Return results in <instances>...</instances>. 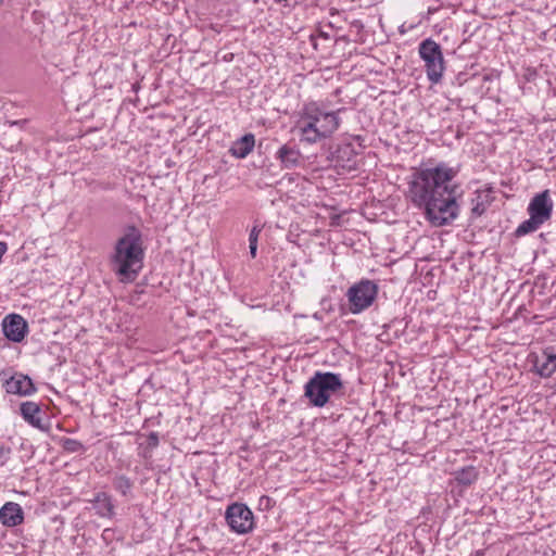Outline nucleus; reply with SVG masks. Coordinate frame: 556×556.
<instances>
[{
  "label": "nucleus",
  "mask_w": 556,
  "mask_h": 556,
  "mask_svg": "<svg viewBox=\"0 0 556 556\" xmlns=\"http://www.w3.org/2000/svg\"><path fill=\"white\" fill-rule=\"evenodd\" d=\"M470 556H484V551L478 549L473 552Z\"/></svg>",
  "instance_id": "nucleus-28"
},
{
  "label": "nucleus",
  "mask_w": 556,
  "mask_h": 556,
  "mask_svg": "<svg viewBox=\"0 0 556 556\" xmlns=\"http://www.w3.org/2000/svg\"><path fill=\"white\" fill-rule=\"evenodd\" d=\"M113 488L121 495L127 497L131 494L134 482L125 475H115L112 479Z\"/></svg>",
  "instance_id": "nucleus-19"
},
{
  "label": "nucleus",
  "mask_w": 556,
  "mask_h": 556,
  "mask_svg": "<svg viewBox=\"0 0 556 556\" xmlns=\"http://www.w3.org/2000/svg\"><path fill=\"white\" fill-rule=\"evenodd\" d=\"M418 54L424 62L428 80L432 85L441 83L445 71V60L441 46L433 39L427 38L419 43Z\"/></svg>",
  "instance_id": "nucleus-5"
},
{
  "label": "nucleus",
  "mask_w": 556,
  "mask_h": 556,
  "mask_svg": "<svg viewBox=\"0 0 556 556\" xmlns=\"http://www.w3.org/2000/svg\"><path fill=\"white\" fill-rule=\"evenodd\" d=\"M378 294V286L372 280L362 279L349 288L346 298L350 312L361 314L372 305Z\"/></svg>",
  "instance_id": "nucleus-6"
},
{
  "label": "nucleus",
  "mask_w": 556,
  "mask_h": 556,
  "mask_svg": "<svg viewBox=\"0 0 556 556\" xmlns=\"http://www.w3.org/2000/svg\"><path fill=\"white\" fill-rule=\"evenodd\" d=\"M160 443V439H159V434L157 432H150L148 438H147V445L142 452V457L146 458V459H149L152 457V452L154 448L157 447Z\"/></svg>",
  "instance_id": "nucleus-23"
},
{
  "label": "nucleus",
  "mask_w": 556,
  "mask_h": 556,
  "mask_svg": "<svg viewBox=\"0 0 556 556\" xmlns=\"http://www.w3.org/2000/svg\"><path fill=\"white\" fill-rule=\"evenodd\" d=\"M543 224L538 220L536 218L529 216L528 219L523 220L519 224V226L516 228L514 236L516 238H521L526 235L532 233L541 228Z\"/></svg>",
  "instance_id": "nucleus-20"
},
{
  "label": "nucleus",
  "mask_w": 556,
  "mask_h": 556,
  "mask_svg": "<svg viewBox=\"0 0 556 556\" xmlns=\"http://www.w3.org/2000/svg\"><path fill=\"white\" fill-rule=\"evenodd\" d=\"M534 368L541 377H551L556 371V353L552 349L544 350L542 356L535 358Z\"/></svg>",
  "instance_id": "nucleus-16"
},
{
  "label": "nucleus",
  "mask_w": 556,
  "mask_h": 556,
  "mask_svg": "<svg viewBox=\"0 0 556 556\" xmlns=\"http://www.w3.org/2000/svg\"><path fill=\"white\" fill-rule=\"evenodd\" d=\"M225 519L230 530L238 534H247L254 528V515L242 503L230 504L225 511Z\"/></svg>",
  "instance_id": "nucleus-7"
},
{
  "label": "nucleus",
  "mask_w": 556,
  "mask_h": 556,
  "mask_svg": "<svg viewBox=\"0 0 556 556\" xmlns=\"http://www.w3.org/2000/svg\"><path fill=\"white\" fill-rule=\"evenodd\" d=\"M20 413L23 419L34 428H37L41 431L48 430V426H46L42 421L43 413L40 404L31 401L23 402L20 406Z\"/></svg>",
  "instance_id": "nucleus-12"
},
{
  "label": "nucleus",
  "mask_w": 556,
  "mask_h": 556,
  "mask_svg": "<svg viewBox=\"0 0 556 556\" xmlns=\"http://www.w3.org/2000/svg\"><path fill=\"white\" fill-rule=\"evenodd\" d=\"M254 146V135L245 134L232 143V146L229 149V153L237 159H244L253 151Z\"/></svg>",
  "instance_id": "nucleus-17"
},
{
  "label": "nucleus",
  "mask_w": 556,
  "mask_h": 556,
  "mask_svg": "<svg viewBox=\"0 0 556 556\" xmlns=\"http://www.w3.org/2000/svg\"><path fill=\"white\" fill-rule=\"evenodd\" d=\"M263 502H266V503L268 504V503L270 502V497H268V496H262V497H261V503H263Z\"/></svg>",
  "instance_id": "nucleus-29"
},
{
  "label": "nucleus",
  "mask_w": 556,
  "mask_h": 556,
  "mask_svg": "<svg viewBox=\"0 0 556 556\" xmlns=\"http://www.w3.org/2000/svg\"><path fill=\"white\" fill-rule=\"evenodd\" d=\"M1 327L4 337L15 343L22 342L28 332L26 320L18 314L7 315L1 323Z\"/></svg>",
  "instance_id": "nucleus-11"
},
{
  "label": "nucleus",
  "mask_w": 556,
  "mask_h": 556,
  "mask_svg": "<svg viewBox=\"0 0 556 556\" xmlns=\"http://www.w3.org/2000/svg\"><path fill=\"white\" fill-rule=\"evenodd\" d=\"M471 212L477 217L481 216L485 212V205L482 201H480V197H478L476 203H473Z\"/></svg>",
  "instance_id": "nucleus-25"
},
{
  "label": "nucleus",
  "mask_w": 556,
  "mask_h": 556,
  "mask_svg": "<svg viewBox=\"0 0 556 556\" xmlns=\"http://www.w3.org/2000/svg\"><path fill=\"white\" fill-rule=\"evenodd\" d=\"M344 388L340 374L331 371H315L304 386V397L309 406L324 407L331 396Z\"/></svg>",
  "instance_id": "nucleus-4"
},
{
  "label": "nucleus",
  "mask_w": 556,
  "mask_h": 556,
  "mask_svg": "<svg viewBox=\"0 0 556 556\" xmlns=\"http://www.w3.org/2000/svg\"><path fill=\"white\" fill-rule=\"evenodd\" d=\"M143 258L142 232L135 225H127L110 257L112 270L122 281H132L142 268Z\"/></svg>",
  "instance_id": "nucleus-2"
},
{
  "label": "nucleus",
  "mask_w": 556,
  "mask_h": 556,
  "mask_svg": "<svg viewBox=\"0 0 556 556\" xmlns=\"http://www.w3.org/2000/svg\"><path fill=\"white\" fill-rule=\"evenodd\" d=\"M96 514L100 518L113 519L115 516V506L112 496L106 492H98L90 501Z\"/></svg>",
  "instance_id": "nucleus-15"
},
{
  "label": "nucleus",
  "mask_w": 556,
  "mask_h": 556,
  "mask_svg": "<svg viewBox=\"0 0 556 556\" xmlns=\"http://www.w3.org/2000/svg\"><path fill=\"white\" fill-rule=\"evenodd\" d=\"M313 317H314L315 319H320V318H321V317H320V315H319L318 313H315V314L313 315Z\"/></svg>",
  "instance_id": "nucleus-30"
},
{
  "label": "nucleus",
  "mask_w": 556,
  "mask_h": 556,
  "mask_svg": "<svg viewBox=\"0 0 556 556\" xmlns=\"http://www.w3.org/2000/svg\"><path fill=\"white\" fill-rule=\"evenodd\" d=\"M0 521L5 527H16L24 521V513L20 504L7 502L0 508Z\"/></svg>",
  "instance_id": "nucleus-14"
},
{
  "label": "nucleus",
  "mask_w": 556,
  "mask_h": 556,
  "mask_svg": "<svg viewBox=\"0 0 556 556\" xmlns=\"http://www.w3.org/2000/svg\"><path fill=\"white\" fill-rule=\"evenodd\" d=\"M0 381L5 392L10 394L29 396L37 391L33 380L22 372H14L9 376L7 370H2L0 371Z\"/></svg>",
  "instance_id": "nucleus-8"
},
{
  "label": "nucleus",
  "mask_w": 556,
  "mask_h": 556,
  "mask_svg": "<svg viewBox=\"0 0 556 556\" xmlns=\"http://www.w3.org/2000/svg\"><path fill=\"white\" fill-rule=\"evenodd\" d=\"M262 228L261 225H254L249 233V249L252 258H255L257 254V242Z\"/></svg>",
  "instance_id": "nucleus-22"
},
{
  "label": "nucleus",
  "mask_w": 556,
  "mask_h": 556,
  "mask_svg": "<svg viewBox=\"0 0 556 556\" xmlns=\"http://www.w3.org/2000/svg\"><path fill=\"white\" fill-rule=\"evenodd\" d=\"M455 480L462 486H470L479 477V471L473 466L463 467L454 472Z\"/></svg>",
  "instance_id": "nucleus-18"
},
{
  "label": "nucleus",
  "mask_w": 556,
  "mask_h": 556,
  "mask_svg": "<svg viewBox=\"0 0 556 556\" xmlns=\"http://www.w3.org/2000/svg\"><path fill=\"white\" fill-rule=\"evenodd\" d=\"M3 0H0V5L2 4Z\"/></svg>",
  "instance_id": "nucleus-32"
},
{
  "label": "nucleus",
  "mask_w": 556,
  "mask_h": 556,
  "mask_svg": "<svg viewBox=\"0 0 556 556\" xmlns=\"http://www.w3.org/2000/svg\"><path fill=\"white\" fill-rule=\"evenodd\" d=\"M554 203L551 198V192L548 189L536 193L529 202L527 212L529 216H532L540 220L542 224H545L551 219L553 214Z\"/></svg>",
  "instance_id": "nucleus-9"
},
{
  "label": "nucleus",
  "mask_w": 556,
  "mask_h": 556,
  "mask_svg": "<svg viewBox=\"0 0 556 556\" xmlns=\"http://www.w3.org/2000/svg\"><path fill=\"white\" fill-rule=\"evenodd\" d=\"M12 450L10 446L0 444V467L4 466L11 457Z\"/></svg>",
  "instance_id": "nucleus-24"
},
{
  "label": "nucleus",
  "mask_w": 556,
  "mask_h": 556,
  "mask_svg": "<svg viewBox=\"0 0 556 556\" xmlns=\"http://www.w3.org/2000/svg\"><path fill=\"white\" fill-rule=\"evenodd\" d=\"M467 81V74L466 73H458L455 78L452 80V85L454 86H463Z\"/></svg>",
  "instance_id": "nucleus-26"
},
{
  "label": "nucleus",
  "mask_w": 556,
  "mask_h": 556,
  "mask_svg": "<svg viewBox=\"0 0 556 556\" xmlns=\"http://www.w3.org/2000/svg\"><path fill=\"white\" fill-rule=\"evenodd\" d=\"M281 169H293L302 164V154L296 147L282 144L275 153Z\"/></svg>",
  "instance_id": "nucleus-13"
},
{
  "label": "nucleus",
  "mask_w": 556,
  "mask_h": 556,
  "mask_svg": "<svg viewBox=\"0 0 556 556\" xmlns=\"http://www.w3.org/2000/svg\"><path fill=\"white\" fill-rule=\"evenodd\" d=\"M277 3H283L285 7H294L299 3V0H275Z\"/></svg>",
  "instance_id": "nucleus-27"
},
{
  "label": "nucleus",
  "mask_w": 556,
  "mask_h": 556,
  "mask_svg": "<svg viewBox=\"0 0 556 556\" xmlns=\"http://www.w3.org/2000/svg\"><path fill=\"white\" fill-rule=\"evenodd\" d=\"M458 173V166L440 162L434 167L414 169L408 178L407 199L424 210L426 220L433 227L451 225L459 215V186L453 181Z\"/></svg>",
  "instance_id": "nucleus-1"
},
{
  "label": "nucleus",
  "mask_w": 556,
  "mask_h": 556,
  "mask_svg": "<svg viewBox=\"0 0 556 556\" xmlns=\"http://www.w3.org/2000/svg\"><path fill=\"white\" fill-rule=\"evenodd\" d=\"M311 40H312L313 45L316 47L315 38H314V36H313V35L311 36Z\"/></svg>",
  "instance_id": "nucleus-31"
},
{
  "label": "nucleus",
  "mask_w": 556,
  "mask_h": 556,
  "mask_svg": "<svg viewBox=\"0 0 556 556\" xmlns=\"http://www.w3.org/2000/svg\"><path fill=\"white\" fill-rule=\"evenodd\" d=\"M332 162L337 169L351 173L358 167V152L353 143H341L332 153Z\"/></svg>",
  "instance_id": "nucleus-10"
},
{
  "label": "nucleus",
  "mask_w": 556,
  "mask_h": 556,
  "mask_svg": "<svg viewBox=\"0 0 556 556\" xmlns=\"http://www.w3.org/2000/svg\"><path fill=\"white\" fill-rule=\"evenodd\" d=\"M59 445L63 448L66 453H78L83 454L87 451L86 446L76 439L71 438H60L58 441Z\"/></svg>",
  "instance_id": "nucleus-21"
},
{
  "label": "nucleus",
  "mask_w": 556,
  "mask_h": 556,
  "mask_svg": "<svg viewBox=\"0 0 556 556\" xmlns=\"http://www.w3.org/2000/svg\"><path fill=\"white\" fill-rule=\"evenodd\" d=\"M339 111H327L315 101L305 103L295 128L300 140L309 144L329 138L340 126Z\"/></svg>",
  "instance_id": "nucleus-3"
}]
</instances>
